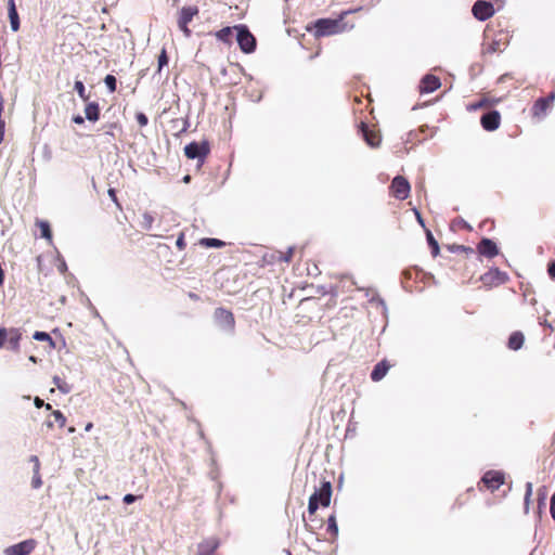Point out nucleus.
<instances>
[{"label": "nucleus", "instance_id": "obj_30", "mask_svg": "<svg viewBox=\"0 0 555 555\" xmlns=\"http://www.w3.org/2000/svg\"><path fill=\"white\" fill-rule=\"evenodd\" d=\"M153 222H154V217L152 216V214H150L147 211L142 214V218L140 221V225L142 227V229L151 230Z\"/></svg>", "mask_w": 555, "mask_h": 555}, {"label": "nucleus", "instance_id": "obj_29", "mask_svg": "<svg viewBox=\"0 0 555 555\" xmlns=\"http://www.w3.org/2000/svg\"><path fill=\"white\" fill-rule=\"evenodd\" d=\"M491 105H492V102L489 99L482 98L479 101L469 104L468 109L477 111V109L490 107Z\"/></svg>", "mask_w": 555, "mask_h": 555}, {"label": "nucleus", "instance_id": "obj_11", "mask_svg": "<svg viewBox=\"0 0 555 555\" xmlns=\"http://www.w3.org/2000/svg\"><path fill=\"white\" fill-rule=\"evenodd\" d=\"M480 280L483 283V285L493 287L507 282L508 276L505 272L499 270L498 268H492L488 272L483 273L480 276Z\"/></svg>", "mask_w": 555, "mask_h": 555}, {"label": "nucleus", "instance_id": "obj_34", "mask_svg": "<svg viewBox=\"0 0 555 555\" xmlns=\"http://www.w3.org/2000/svg\"><path fill=\"white\" fill-rule=\"evenodd\" d=\"M51 415L60 428H63L66 425V417L60 410L52 411Z\"/></svg>", "mask_w": 555, "mask_h": 555}, {"label": "nucleus", "instance_id": "obj_44", "mask_svg": "<svg viewBox=\"0 0 555 555\" xmlns=\"http://www.w3.org/2000/svg\"><path fill=\"white\" fill-rule=\"evenodd\" d=\"M498 51H502L501 48H500V44L499 42H495L493 41L492 43H490L487 49H486V52L487 53H494V52H498Z\"/></svg>", "mask_w": 555, "mask_h": 555}, {"label": "nucleus", "instance_id": "obj_35", "mask_svg": "<svg viewBox=\"0 0 555 555\" xmlns=\"http://www.w3.org/2000/svg\"><path fill=\"white\" fill-rule=\"evenodd\" d=\"M538 513L541 514L542 507L545 506V500H546V490L545 488L539 489L538 491Z\"/></svg>", "mask_w": 555, "mask_h": 555}, {"label": "nucleus", "instance_id": "obj_45", "mask_svg": "<svg viewBox=\"0 0 555 555\" xmlns=\"http://www.w3.org/2000/svg\"><path fill=\"white\" fill-rule=\"evenodd\" d=\"M547 273L551 279L555 280V260L548 263Z\"/></svg>", "mask_w": 555, "mask_h": 555}, {"label": "nucleus", "instance_id": "obj_38", "mask_svg": "<svg viewBox=\"0 0 555 555\" xmlns=\"http://www.w3.org/2000/svg\"><path fill=\"white\" fill-rule=\"evenodd\" d=\"M294 256V248L289 247L285 253H281L279 260L284 262H291Z\"/></svg>", "mask_w": 555, "mask_h": 555}, {"label": "nucleus", "instance_id": "obj_5", "mask_svg": "<svg viewBox=\"0 0 555 555\" xmlns=\"http://www.w3.org/2000/svg\"><path fill=\"white\" fill-rule=\"evenodd\" d=\"M22 339V333L20 328L16 327H1L0 328V348L5 346L8 343V348L14 352L20 351V343Z\"/></svg>", "mask_w": 555, "mask_h": 555}, {"label": "nucleus", "instance_id": "obj_9", "mask_svg": "<svg viewBox=\"0 0 555 555\" xmlns=\"http://www.w3.org/2000/svg\"><path fill=\"white\" fill-rule=\"evenodd\" d=\"M555 101V92H551L545 98H539L535 100L531 107V115L534 118H542L546 115L547 111L553 106Z\"/></svg>", "mask_w": 555, "mask_h": 555}, {"label": "nucleus", "instance_id": "obj_2", "mask_svg": "<svg viewBox=\"0 0 555 555\" xmlns=\"http://www.w3.org/2000/svg\"><path fill=\"white\" fill-rule=\"evenodd\" d=\"M332 498V485L327 480H323L321 486L314 493L310 496L308 503V512L310 514H314L319 506L327 507L331 503Z\"/></svg>", "mask_w": 555, "mask_h": 555}, {"label": "nucleus", "instance_id": "obj_22", "mask_svg": "<svg viewBox=\"0 0 555 555\" xmlns=\"http://www.w3.org/2000/svg\"><path fill=\"white\" fill-rule=\"evenodd\" d=\"M525 341V336L521 332H514L511 334L508 338V348L512 350H518L522 347Z\"/></svg>", "mask_w": 555, "mask_h": 555}, {"label": "nucleus", "instance_id": "obj_24", "mask_svg": "<svg viewBox=\"0 0 555 555\" xmlns=\"http://www.w3.org/2000/svg\"><path fill=\"white\" fill-rule=\"evenodd\" d=\"M36 225L39 228L41 237L46 238L49 243H52V230L50 223L46 220H36Z\"/></svg>", "mask_w": 555, "mask_h": 555}, {"label": "nucleus", "instance_id": "obj_36", "mask_svg": "<svg viewBox=\"0 0 555 555\" xmlns=\"http://www.w3.org/2000/svg\"><path fill=\"white\" fill-rule=\"evenodd\" d=\"M104 82H105L106 87L108 88L109 92L116 91L117 80H116L115 76L106 75V77L104 78Z\"/></svg>", "mask_w": 555, "mask_h": 555}, {"label": "nucleus", "instance_id": "obj_16", "mask_svg": "<svg viewBox=\"0 0 555 555\" xmlns=\"http://www.w3.org/2000/svg\"><path fill=\"white\" fill-rule=\"evenodd\" d=\"M478 253L487 258H493L499 254L496 244L487 237H483L477 245Z\"/></svg>", "mask_w": 555, "mask_h": 555}, {"label": "nucleus", "instance_id": "obj_33", "mask_svg": "<svg viewBox=\"0 0 555 555\" xmlns=\"http://www.w3.org/2000/svg\"><path fill=\"white\" fill-rule=\"evenodd\" d=\"M427 241H428V244L431 248V255L434 257L438 256L439 254V245H438V242L435 240L434 235L431 234V232H427Z\"/></svg>", "mask_w": 555, "mask_h": 555}, {"label": "nucleus", "instance_id": "obj_6", "mask_svg": "<svg viewBox=\"0 0 555 555\" xmlns=\"http://www.w3.org/2000/svg\"><path fill=\"white\" fill-rule=\"evenodd\" d=\"M198 13L199 9L196 5H186L181 8L179 11L178 26L186 38H190L192 35V31L189 28V23L192 22L194 16H197Z\"/></svg>", "mask_w": 555, "mask_h": 555}, {"label": "nucleus", "instance_id": "obj_52", "mask_svg": "<svg viewBox=\"0 0 555 555\" xmlns=\"http://www.w3.org/2000/svg\"><path fill=\"white\" fill-rule=\"evenodd\" d=\"M46 424H47V426H48L49 428H52V427H53V422H51V421H47V422H46Z\"/></svg>", "mask_w": 555, "mask_h": 555}, {"label": "nucleus", "instance_id": "obj_48", "mask_svg": "<svg viewBox=\"0 0 555 555\" xmlns=\"http://www.w3.org/2000/svg\"><path fill=\"white\" fill-rule=\"evenodd\" d=\"M4 132H5V121H0V144L4 140Z\"/></svg>", "mask_w": 555, "mask_h": 555}, {"label": "nucleus", "instance_id": "obj_39", "mask_svg": "<svg viewBox=\"0 0 555 555\" xmlns=\"http://www.w3.org/2000/svg\"><path fill=\"white\" fill-rule=\"evenodd\" d=\"M135 119L140 127H145L149 124L147 116L142 112L135 114Z\"/></svg>", "mask_w": 555, "mask_h": 555}, {"label": "nucleus", "instance_id": "obj_46", "mask_svg": "<svg viewBox=\"0 0 555 555\" xmlns=\"http://www.w3.org/2000/svg\"><path fill=\"white\" fill-rule=\"evenodd\" d=\"M137 499H138V496L129 493L124 496L122 501L126 504H132L137 501Z\"/></svg>", "mask_w": 555, "mask_h": 555}, {"label": "nucleus", "instance_id": "obj_42", "mask_svg": "<svg viewBox=\"0 0 555 555\" xmlns=\"http://www.w3.org/2000/svg\"><path fill=\"white\" fill-rule=\"evenodd\" d=\"M176 246L179 250H183L186 247V243L184 240V233L181 232L176 241Z\"/></svg>", "mask_w": 555, "mask_h": 555}, {"label": "nucleus", "instance_id": "obj_32", "mask_svg": "<svg viewBox=\"0 0 555 555\" xmlns=\"http://www.w3.org/2000/svg\"><path fill=\"white\" fill-rule=\"evenodd\" d=\"M74 88L81 100H83L85 102L89 100V94L86 93V88L82 81L76 80Z\"/></svg>", "mask_w": 555, "mask_h": 555}, {"label": "nucleus", "instance_id": "obj_12", "mask_svg": "<svg viewBox=\"0 0 555 555\" xmlns=\"http://www.w3.org/2000/svg\"><path fill=\"white\" fill-rule=\"evenodd\" d=\"M504 474L496 470H489L481 478V483L492 492L498 490L504 483Z\"/></svg>", "mask_w": 555, "mask_h": 555}, {"label": "nucleus", "instance_id": "obj_47", "mask_svg": "<svg viewBox=\"0 0 555 555\" xmlns=\"http://www.w3.org/2000/svg\"><path fill=\"white\" fill-rule=\"evenodd\" d=\"M550 513L552 518L555 520V493L551 498Z\"/></svg>", "mask_w": 555, "mask_h": 555}, {"label": "nucleus", "instance_id": "obj_31", "mask_svg": "<svg viewBox=\"0 0 555 555\" xmlns=\"http://www.w3.org/2000/svg\"><path fill=\"white\" fill-rule=\"evenodd\" d=\"M327 531L332 534V537H337L338 534V526L336 522V517L331 515L327 519Z\"/></svg>", "mask_w": 555, "mask_h": 555}, {"label": "nucleus", "instance_id": "obj_54", "mask_svg": "<svg viewBox=\"0 0 555 555\" xmlns=\"http://www.w3.org/2000/svg\"><path fill=\"white\" fill-rule=\"evenodd\" d=\"M29 360H30V361H33L34 363H36V362H37L36 358H35V357H33V356L29 358Z\"/></svg>", "mask_w": 555, "mask_h": 555}, {"label": "nucleus", "instance_id": "obj_53", "mask_svg": "<svg viewBox=\"0 0 555 555\" xmlns=\"http://www.w3.org/2000/svg\"><path fill=\"white\" fill-rule=\"evenodd\" d=\"M99 500H108V495H102V496H98Z\"/></svg>", "mask_w": 555, "mask_h": 555}, {"label": "nucleus", "instance_id": "obj_37", "mask_svg": "<svg viewBox=\"0 0 555 555\" xmlns=\"http://www.w3.org/2000/svg\"><path fill=\"white\" fill-rule=\"evenodd\" d=\"M168 64V56H167V51L166 49L164 48L160 52V54L158 55V72L162 70V68Z\"/></svg>", "mask_w": 555, "mask_h": 555}, {"label": "nucleus", "instance_id": "obj_3", "mask_svg": "<svg viewBox=\"0 0 555 555\" xmlns=\"http://www.w3.org/2000/svg\"><path fill=\"white\" fill-rule=\"evenodd\" d=\"M210 153V144L207 140L201 142H191L184 147V155L189 159H197L203 165Z\"/></svg>", "mask_w": 555, "mask_h": 555}, {"label": "nucleus", "instance_id": "obj_51", "mask_svg": "<svg viewBox=\"0 0 555 555\" xmlns=\"http://www.w3.org/2000/svg\"><path fill=\"white\" fill-rule=\"evenodd\" d=\"M92 427H93V424H92L91 422H89V423L86 425L85 430H86V431H90V430L92 429Z\"/></svg>", "mask_w": 555, "mask_h": 555}, {"label": "nucleus", "instance_id": "obj_18", "mask_svg": "<svg viewBox=\"0 0 555 555\" xmlns=\"http://www.w3.org/2000/svg\"><path fill=\"white\" fill-rule=\"evenodd\" d=\"M219 543L215 539H208L201 542L197 545V554L196 555H215Z\"/></svg>", "mask_w": 555, "mask_h": 555}, {"label": "nucleus", "instance_id": "obj_41", "mask_svg": "<svg viewBox=\"0 0 555 555\" xmlns=\"http://www.w3.org/2000/svg\"><path fill=\"white\" fill-rule=\"evenodd\" d=\"M53 382L62 392L67 393L69 391V387L67 386V384L62 383L60 377L55 376L53 378Z\"/></svg>", "mask_w": 555, "mask_h": 555}, {"label": "nucleus", "instance_id": "obj_17", "mask_svg": "<svg viewBox=\"0 0 555 555\" xmlns=\"http://www.w3.org/2000/svg\"><path fill=\"white\" fill-rule=\"evenodd\" d=\"M441 86L440 79L435 75H426L420 83L421 93H430L439 89Z\"/></svg>", "mask_w": 555, "mask_h": 555}, {"label": "nucleus", "instance_id": "obj_43", "mask_svg": "<svg viewBox=\"0 0 555 555\" xmlns=\"http://www.w3.org/2000/svg\"><path fill=\"white\" fill-rule=\"evenodd\" d=\"M34 403L37 408H42L44 406L46 410H52V406L50 403H44V401L42 399H40L39 397H36L35 400H34Z\"/></svg>", "mask_w": 555, "mask_h": 555}, {"label": "nucleus", "instance_id": "obj_50", "mask_svg": "<svg viewBox=\"0 0 555 555\" xmlns=\"http://www.w3.org/2000/svg\"><path fill=\"white\" fill-rule=\"evenodd\" d=\"M2 113H3V102L0 100V121H3L4 119L2 118Z\"/></svg>", "mask_w": 555, "mask_h": 555}, {"label": "nucleus", "instance_id": "obj_7", "mask_svg": "<svg viewBox=\"0 0 555 555\" xmlns=\"http://www.w3.org/2000/svg\"><path fill=\"white\" fill-rule=\"evenodd\" d=\"M389 190L393 197L403 201L409 197L411 186L404 177L397 176L392 179Z\"/></svg>", "mask_w": 555, "mask_h": 555}, {"label": "nucleus", "instance_id": "obj_1", "mask_svg": "<svg viewBox=\"0 0 555 555\" xmlns=\"http://www.w3.org/2000/svg\"><path fill=\"white\" fill-rule=\"evenodd\" d=\"M349 13V11L343 12L338 18H320L314 23V35L317 37H325L332 36L335 34H339L346 29V24H344L345 16Z\"/></svg>", "mask_w": 555, "mask_h": 555}, {"label": "nucleus", "instance_id": "obj_4", "mask_svg": "<svg viewBox=\"0 0 555 555\" xmlns=\"http://www.w3.org/2000/svg\"><path fill=\"white\" fill-rule=\"evenodd\" d=\"M234 30H236V40L240 49L244 53H251L256 49V38L249 31L246 25L240 24L233 26Z\"/></svg>", "mask_w": 555, "mask_h": 555}, {"label": "nucleus", "instance_id": "obj_27", "mask_svg": "<svg viewBox=\"0 0 555 555\" xmlns=\"http://www.w3.org/2000/svg\"><path fill=\"white\" fill-rule=\"evenodd\" d=\"M532 490H533L532 483L531 482H527L526 483V493H525V499H524V511H525V514L529 513V507H530V502H531V496H532Z\"/></svg>", "mask_w": 555, "mask_h": 555}, {"label": "nucleus", "instance_id": "obj_15", "mask_svg": "<svg viewBox=\"0 0 555 555\" xmlns=\"http://www.w3.org/2000/svg\"><path fill=\"white\" fill-rule=\"evenodd\" d=\"M36 541L34 539H28L22 541L17 544L9 546L5 550L7 555H29L36 547Z\"/></svg>", "mask_w": 555, "mask_h": 555}, {"label": "nucleus", "instance_id": "obj_21", "mask_svg": "<svg viewBox=\"0 0 555 555\" xmlns=\"http://www.w3.org/2000/svg\"><path fill=\"white\" fill-rule=\"evenodd\" d=\"M86 118L90 121H98L100 118V106L96 102H90L85 107Z\"/></svg>", "mask_w": 555, "mask_h": 555}, {"label": "nucleus", "instance_id": "obj_19", "mask_svg": "<svg viewBox=\"0 0 555 555\" xmlns=\"http://www.w3.org/2000/svg\"><path fill=\"white\" fill-rule=\"evenodd\" d=\"M391 367L390 363L387 361V360H382L380 362H378L372 373H371V378L373 382H379L384 378V376L387 374V372L389 371V369Z\"/></svg>", "mask_w": 555, "mask_h": 555}, {"label": "nucleus", "instance_id": "obj_23", "mask_svg": "<svg viewBox=\"0 0 555 555\" xmlns=\"http://www.w3.org/2000/svg\"><path fill=\"white\" fill-rule=\"evenodd\" d=\"M30 462H36V469H34V476H33V479H31V487L34 489H38L42 486V480H41V476H40V461L38 459L37 455H31L30 456Z\"/></svg>", "mask_w": 555, "mask_h": 555}, {"label": "nucleus", "instance_id": "obj_26", "mask_svg": "<svg viewBox=\"0 0 555 555\" xmlns=\"http://www.w3.org/2000/svg\"><path fill=\"white\" fill-rule=\"evenodd\" d=\"M33 337L34 339L39 341H47L49 344L50 349H55V343L48 333L36 331Z\"/></svg>", "mask_w": 555, "mask_h": 555}, {"label": "nucleus", "instance_id": "obj_49", "mask_svg": "<svg viewBox=\"0 0 555 555\" xmlns=\"http://www.w3.org/2000/svg\"><path fill=\"white\" fill-rule=\"evenodd\" d=\"M73 121L77 125H82L85 122V119L82 116L76 115L73 117Z\"/></svg>", "mask_w": 555, "mask_h": 555}, {"label": "nucleus", "instance_id": "obj_40", "mask_svg": "<svg viewBox=\"0 0 555 555\" xmlns=\"http://www.w3.org/2000/svg\"><path fill=\"white\" fill-rule=\"evenodd\" d=\"M107 193H108V196L114 202V204L116 205L117 209L121 210L122 206L117 198L116 190L111 188V189H108Z\"/></svg>", "mask_w": 555, "mask_h": 555}, {"label": "nucleus", "instance_id": "obj_55", "mask_svg": "<svg viewBox=\"0 0 555 555\" xmlns=\"http://www.w3.org/2000/svg\"><path fill=\"white\" fill-rule=\"evenodd\" d=\"M184 181H185V182H189V181H190V176H185V177H184Z\"/></svg>", "mask_w": 555, "mask_h": 555}, {"label": "nucleus", "instance_id": "obj_8", "mask_svg": "<svg viewBox=\"0 0 555 555\" xmlns=\"http://www.w3.org/2000/svg\"><path fill=\"white\" fill-rule=\"evenodd\" d=\"M216 323L228 332H233L235 328V319L233 313L225 308H217L214 312Z\"/></svg>", "mask_w": 555, "mask_h": 555}, {"label": "nucleus", "instance_id": "obj_25", "mask_svg": "<svg viewBox=\"0 0 555 555\" xmlns=\"http://www.w3.org/2000/svg\"><path fill=\"white\" fill-rule=\"evenodd\" d=\"M233 29H234L233 27H229V26L228 27H223L220 30L215 33V37L218 40L229 44V43H231L232 30Z\"/></svg>", "mask_w": 555, "mask_h": 555}, {"label": "nucleus", "instance_id": "obj_20", "mask_svg": "<svg viewBox=\"0 0 555 555\" xmlns=\"http://www.w3.org/2000/svg\"><path fill=\"white\" fill-rule=\"evenodd\" d=\"M8 13H9L11 29L13 31H17L20 29V17H18V13L16 10L14 0H8Z\"/></svg>", "mask_w": 555, "mask_h": 555}, {"label": "nucleus", "instance_id": "obj_13", "mask_svg": "<svg viewBox=\"0 0 555 555\" xmlns=\"http://www.w3.org/2000/svg\"><path fill=\"white\" fill-rule=\"evenodd\" d=\"M473 15L479 21H487L494 14V8L491 2L478 0L472 9Z\"/></svg>", "mask_w": 555, "mask_h": 555}, {"label": "nucleus", "instance_id": "obj_14", "mask_svg": "<svg viewBox=\"0 0 555 555\" xmlns=\"http://www.w3.org/2000/svg\"><path fill=\"white\" fill-rule=\"evenodd\" d=\"M480 125L486 131H495L501 125L499 111H489L480 117Z\"/></svg>", "mask_w": 555, "mask_h": 555}, {"label": "nucleus", "instance_id": "obj_56", "mask_svg": "<svg viewBox=\"0 0 555 555\" xmlns=\"http://www.w3.org/2000/svg\"><path fill=\"white\" fill-rule=\"evenodd\" d=\"M75 431V428L74 427H69L68 428V433H74Z\"/></svg>", "mask_w": 555, "mask_h": 555}, {"label": "nucleus", "instance_id": "obj_10", "mask_svg": "<svg viewBox=\"0 0 555 555\" xmlns=\"http://www.w3.org/2000/svg\"><path fill=\"white\" fill-rule=\"evenodd\" d=\"M359 131L371 147L379 146L382 137L379 130L376 129L375 126L369 127L366 122L360 121Z\"/></svg>", "mask_w": 555, "mask_h": 555}, {"label": "nucleus", "instance_id": "obj_28", "mask_svg": "<svg viewBox=\"0 0 555 555\" xmlns=\"http://www.w3.org/2000/svg\"><path fill=\"white\" fill-rule=\"evenodd\" d=\"M199 244L205 247H215V248H220L225 245V243L223 241L218 240V238H202L199 241Z\"/></svg>", "mask_w": 555, "mask_h": 555}]
</instances>
